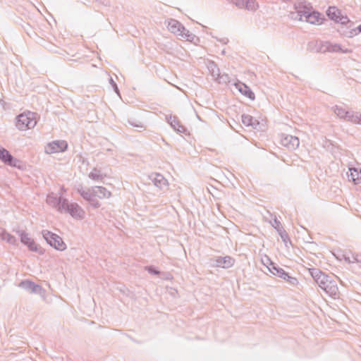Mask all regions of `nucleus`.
I'll use <instances>...</instances> for the list:
<instances>
[{"instance_id":"4468645a","label":"nucleus","mask_w":361,"mask_h":361,"mask_svg":"<svg viewBox=\"0 0 361 361\" xmlns=\"http://www.w3.org/2000/svg\"><path fill=\"white\" fill-rule=\"evenodd\" d=\"M68 147V144L66 141L63 140H57L54 141L52 143L49 144V149H47L48 153H55L59 152H63Z\"/></svg>"},{"instance_id":"a211bd4d","label":"nucleus","mask_w":361,"mask_h":361,"mask_svg":"<svg viewBox=\"0 0 361 361\" xmlns=\"http://www.w3.org/2000/svg\"><path fill=\"white\" fill-rule=\"evenodd\" d=\"M235 85L242 94L246 96L247 97H248L249 99H250L252 100L255 99L254 92L245 84H244L243 82H238V83H235Z\"/></svg>"},{"instance_id":"0eeeda50","label":"nucleus","mask_w":361,"mask_h":361,"mask_svg":"<svg viewBox=\"0 0 361 361\" xmlns=\"http://www.w3.org/2000/svg\"><path fill=\"white\" fill-rule=\"evenodd\" d=\"M16 233L20 237L21 243L27 245L30 251L36 252L41 255L44 253L43 250L35 243L34 240L31 238L25 231L18 230L16 231Z\"/></svg>"},{"instance_id":"5701e85b","label":"nucleus","mask_w":361,"mask_h":361,"mask_svg":"<svg viewBox=\"0 0 361 361\" xmlns=\"http://www.w3.org/2000/svg\"><path fill=\"white\" fill-rule=\"evenodd\" d=\"M242 122L246 126H252L254 128L259 125V122L248 114L242 115Z\"/></svg>"},{"instance_id":"4be33fe9","label":"nucleus","mask_w":361,"mask_h":361,"mask_svg":"<svg viewBox=\"0 0 361 361\" xmlns=\"http://www.w3.org/2000/svg\"><path fill=\"white\" fill-rule=\"evenodd\" d=\"M310 271L317 283H322V279H326V274L317 269H312Z\"/></svg>"},{"instance_id":"412c9836","label":"nucleus","mask_w":361,"mask_h":361,"mask_svg":"<svg viewBox=\"0 0 361 361\" xmlns=\"http://www.w3.org/2000/svg\"><path fill=\"white\" fill-rule=\"evenodd\" d=\"M0 238L2 240L8 243L15 245L17 244V239L15 236L6 232L5 229L0 228Z\"/></svg>"},{"instance_id":"c03bdc74","label":"nucleus","mask_w":361,"mask_h":361,"mask_svg":"<svg viewBox=\"0 0 361 361\" xmlns=\"http://www.w3.org/2000/svg\"><path fill=\"white\" fill-rule=\"evenodd\" d=\"M354 259L357 262H361V255H356L354 256Z\"/></svg>"},{"instance_id":"cd10ccee","label":"nucleus","mask_w":361,"mask_h":361,"mask_svg":"<svg viewBox=\"0 0 361 361\" xmlns=\"http://www.w3.org/2000/svg\"><path fill=\"white\" fill-rule=\"evenodd\" d=\"M333 110L339 118L343 119L347 109L342 106L336 105L333 107Z\"/></svg>"},{"instance_id":"bb28decb","label":"nucleus","mask_w":361,"mask_h":361,"mask_svg":"<svg viewBox=\"0 0 361 361\" xmlns=\"http://www.w3.org/2000/svg\"><path fill=\"white\" fill-rule=\"evenodd\" d=\"M80 195L87 201H90L93 197V190L92 188L91 189H88L87 190H85L83 189H78V190Z\"/></svg>"},{"instance_id":"b1692460","label":"nucleus","mask_w":361,"mask_h":361,"mask_svg":"<svg viewBox=\"0 0 361 361\" xmlns=\"http://www.w3.org/2000/svg\"><path fill=\"white\" fill-rule=\"evenodd\" d=\"M89 178L95 181H102L106 175L104 174L99 169L94 168L92 171L89 173Z\"/></svg>"},{"instance_id":"49530a36","label":"nucleus","mask_w":361,"mask_h":361,"mask_svg":"<svg viewBox=\"0 0 361 361\" xmlns=\"http://www.w3.org/2000/svg\"><path fill=\"white\" fill-rule=\"evenodd\" d=\"M28 35L31 36V34L29 32H27Z\"/></svg>"},{"instance_id":"39448f33","label":"nucleus","mask_w":361,"mask_h":361,"mask_svg":"<svg viewBox=\"0 0 361 361\" xmlns=\"http://www.w3.org/2000/svg\"><path fill=\"white\" fill-rule=\"evenodd\" d=\"M61 207L63 212L68 213L74 219H82L85 217V211L77 203H69L68 200L64 199Z\"/></svg>"},{"instance_id":"a19ab883","label":"nucleus","mask_w":361,"mask_h":361,"mask_svg":"<svg viewBox=\"0 0 361 361\" xmlns=\"http://www.w3.org/2000/svg\"><path fill=\"white\" fill-rule=\"evenodd\" d=\"M147 270L148 271L149 273H151V274H159V271L157 269H155L154 267H148L147 268Z\"/></svg>"},{"instance_id":"2f4dec72","label":"nucleus","mask_w":361,"mask_h":361,"mask_svg":"<svg viewBox=\"0 0 361 361\" xmlns=\"http://www.w3.org/2000/svg\"><path fill=\"white\" fill-rule=\"evenodd\" d=\"M128 123L129 125H130L133 127H135L140 129H144L145 127L142 124V123L140 121H136L135 119H129L128 121Z\"/></svg>"},{"instance_id":"79ce46f5","label":"nucleus","mask_w":361,"mask_h":361,"mask_svg":"<svg viewBox=\"0 0 361 361\" xmlns=\"http://www.w3.org/2000/svg\"><path fill=\"white\" fill-rule=\"evenodd\" d=\"M215 39H216L218 42H221V43H222V44H226L228 42V41H229V40H228V38H226V37H224V38H218V37H215Z\"/></svg>"},{"instance_id":"1a4fd4ad","label":"nucleus","mask_w":361,"mask_h":361,"mask_svg":"<svg viewBox=\"0 0 361 361\" xmlns=\"http://www.w3.org/2000/svg\"><path fill=\"white\" fill-rule=\"evenodd\" d=\"M321 49L322 51H328V52H342L345 54L351 53L352 50L343 48L341 44L337 43H332L331 42L326 41L322 43Z\"/></svg>"},{"instance_id":"f8f14e48","label":"nucleus","mask_w":361,"mask_h":361,"mask_svg":"<svg viewBox=\"0 0 361 361\" xmlns=\"http://www.w3.org/2000/svg\"><path fill=\"white\" fill-rule=\"evenodd\" d=\"M18 286L29 291L30 293L41 294L43 290L42 286L29 280L22 281Z\"/></svg>"},{"instance_id":"9b49d317","label":"nucleus","mask_w":361,"mask_h":361,"mask_svg":"<svg viewBox=\"0 0 361 361\" xmlns=\"http://www.w3.org/2000/svg\"><path fill=\"white\" fill-rule=\"evenodd\" d=\"M0 160L5 164L11 166H16L18 160L14 158L11 153L0 145Z\"/></svg>"},{"instance_id":"f257e3e1","label":"nucleus","mask_w":361,"mask_h":361,"mask_svg":"<svg viewBox=\"0 0 361 361\" xmlns=\"http://www.w3.org/2000/svg\"><path fill=\"white\" fill-rule=\"evenodd\" d=\"M295 13H292V18L305 21L310 24H321L322 18L321 14L314 11L309 6L303 5L302 3L295 4Z\"/></svg>"},{"instance_id":"423d86ee","label":"nucleus","mask_w":361,"mask_h":361,"mask_svg":"<svg viewBox=\"0 0 361 361\" xmlns=\"http://www.w3.org/2000/svg\"><path fill=\"white\" fill-rule=\"evenodd\" d=\"M322 283L317 285L330 297L336 298L338 297V288L337 283L330 276L326 275V279H322Z\"/></svg>"},{"instance_id":"7c9ffc66","label":"nucleus","mask_w":361,"mask_h":361,"mask_svg":"<svg viewBox=\"0 0 361 361\" xmlns=\"http://www.w3.org/2000/svg\"><path fill=\"white\" fill-rule=\"evenodd\" d=\"M247 10L249 11H255L259 8V4L256 0H247Z\"/></svg>"},{"instance_id":"c85d7f7f","label":"nucleus","mask_w":361,"mask_h":361,"mask_svg":"<svg viewBox=\"0 0 361 361\" xmlns=\"http://www.w3.org/2000/svg\"><path fill=\"white\" fill-rule=\"evenodd\" d=\"M214 80L220 84H227L230 82V78L228 75L226 73L221 74L219 73V75H217Z\"/></svg>"},{"instance_id":"c756f323","label":"nucleus","mask_w":361,"mask_h":361,"mask_svg":"<svg viewBox=\"0 0 361 361\" xmlns=\"http://www.w3.org/2000/svg\"><path fill=\"white\" fill-rule=\"evenodd\" d=\"M355 114L356 112L353 111L346 110V112L345 113L343 120L354 123Z\"/></svg>"},{"instance_id":"37998d69","label":"nucleus","mask_w":361,"mask_h":361,"mask_svg":"<svg viewBox=\"0 0 361 361\" xmlns=\"http://www.w3.org/2000/svg\"><path fill=\"white\" fill-rule=\"evenodd\" d=\"M276 231H277L278 233L279 234V235H282V232H286L282 226L277 228Z\"/></svg>"},{"instance_id":"6e6552de","label":"nucleus","mask_w":361,"mask_h":361,"mask_svg":"<svg viewBox=\"0 0 361 361\" xmlns=\"http://www.w3.org/2000/svg\"><path fill=\"white\" fill-rule=\"evenodd\" d=\"M281 144L290 150H294L298 147L300 141L298 137L296 136L287 134H281Z\"/></svg>"},{"instance_id":"aec40b11","label":"nucleus","mask_w":361,"mask_h":361,"mask_svg":"<svg viewBox=\"0 0 361 361\" xmlns=\"http://www.w3.org/2000/svg\"><path fill=\"white\" fill-rule=\"evenodd\" d=\"M168 123L171 125V126L177 132L184 133L185 132V128L182 126L178 118L176 116H169L166 118Z\"/></svg>"},{"instance_id":"a18cd8bd","label":"nucleus","mask_w":361,"mask_h":361,"mask_svg":"<svg viewBox=\"0 0 361 361\" xmlns=\"http://www.w3.org/2000/svg\"><path fill=\"white\" fill-rule=\"evenodd\" d=\"M243 9L247 10V0H243Z\"/></svg>"},{"instance_id":"473e14b6","label":"nucleus","mask_w":361,"mask_h":361,"mask_svg":"<svg viewBox=\"0 0 361 361\" xmlns=\"http://www.w3.org/2000/svg\"><path fill=\"white\" fill-rule=\"evenodd\" d=\"M283 279L286 281L290 285H291L293 286H295L298 285V279L293 276H289L288 273H287V276H286L285 278H283Z\"/></svg>"},{"instance_id":"dca6fc26","label":"nucleus","mask_w":361,"mask_h":361,"mask_svg":"<svg viewBox=\"0 0 361 361\" xmlns=\"http://www.w3.org/2000/svg\"><path fill=\"white\" fill-rule=\"evenodd\" d=\"M64 199L65 198H62L61 197H55L53 194H49L47 197V203L53 207H57L58 210L62 212L63 208L61 204Z\"/></svg>"},{"instance_id":"9d476101","label":"nucleus","mask_w":361,"mask_h":361,"mask_svg":"<svg viewBox=\"0 0 361 361\" xmlns=\"http://www.w3.org/2000/svg\"><path fill=\"white\" fill-rule=\"evenodd\" d=\"M149 178L154 183V185L159 188L161 190L165 191L168 189V180L164 177L163 175L158 173H152Z\"/></svg>"},{"instance_id":"393cba45","label":"nucleus","mask_w":361,"mask_h":361,"mask_svg":"<svg viewBox=\"0 0 361 361\" xmlns=\"http://www.w3.org/2000/svg\"><path fill=\"white\" fill-rule=\"evenodd\" d=\"M207 68L214 80L219 75L220 70L214 61L208 63Z\"/></svg>"},{"instance_id":"20e7f679","label":"nucleus","mask_w":361,"mask_h":361,"mask_svg":"<svg viewBox=\"0 0 361 361\" xmlns=\"http://www.w3.org/2000/svg\"><path fill=\"white\" fill-rule=\"evenodd\" d=\"M42 235L46 242L52 247L59 251H64L67 248L66 244L59 235L48 230H42Z\"/></svg>"},{"instance_id":"6ab92c4d","label":"nucleus","mask_w":361,"mask_h":361,"mask_svg":"<svg viewBox=\"0 0 361 361\" xmlns=\"http://www.w3.org/2000/svg\"><path fill=\"white\" fill-rule=\"evenodd\" d=\"M348 178L350 181L353 182L355 184H360L361 183V170L356 168H350Z\"/></svg>"},{"instance_id":"58836bf2","label":"nucleus","mask_w":361,"mask_h":361,"mask_svg":"<svg viewBox=\"0 0 361 361\" xmlns=\"http://www.w3.org/2000/svg\"><path fill=\"white\" fill-rule=\"evenodd\" d=\"M271 225L276 230L277 228L282 226L281 222L276 218L274 219L273 221L271 222Z\"/></svg>"},{"instance_id":"a878e982","label":"nucleus","mask_w":361,"mask_h":361,"mask_svg":"<svg viewBox=\"0 0 361 361\" xmlns=\"http://www.w3.org/2000/svg\"><path fill=\"white\" fill-rule=\"evenodd\" d=\"M341 13V11L334 6L329 7L326 12L328 17L330 19L334 20L335 22L339 18Z\"/></svg>"},{"instance_id":"7ed1b4c3","label":"nucleus","mask_w":361,"mask_h":361,"mask_svg":"<svg viewBox=\"0 0 361 361\" xmlns=\"http://www.w3.org/2000/svg\"><path fill=\"white\" fill-rule=\"evenodd\" d=\"M37 114L33 112L27 111L17 116L16 127L20 130H26L33 128L36 124Z\"/></svg>"},{"instance_id":"e433bc0d","label":"nucleus","mask_w":361,"mask_h":361,"mask_svg":"<svg viewBox=\"0 0 361 361\" xmlns=\"http://www.w3.org/2000/svg\"><path fill=\"white\" fill-rule=\"evenodd\" d=\"M280 236L281 238V240L283 241V243H285V245L286 246H287L288 243H290V238L288 237L287 232H282V235H281Z\"/></svg>"},{"instance_id":"72a5a7b5","label":"nucleus","mask_w":361,"mask_h":361,"mask_svg":"<svg viewBox=\"0 0 361 361\" xmlns=\"http://www.w3.org/2000/svg\"><path fill=\"white\" fill-rule=\"evenodd\" d=\"M360 32H361V24L359 26H357V27L350 30L346 35L348 37H353Z\"/></svg>"},{"instance_id":"2eb2a0df","label":"nucleus","mask_w":361,"mask_h":361,"mask_svg":"<svg viewBox=\"0 0 361 361\" xmlns=\"http://www.w3.org/2000/svg\"><path fill=\"white\" fill-rule=\"evenodd\" d=\"M267 261L269 263V264L267 265V268L272 274L281 279L287 276V272H286L282 268L276 267L274 263L271 262L269 257H267Z\"/></svg>"},{"instance_id":"f03ea898","label":"nucleus","mask_w":361,"mask_h":361,"mask_svg":"<svg viewBox=\"0 0 361 361\" xmlns=\"http://www.w3.org/2000/svg\"><path fill=\"white\" fill-rule=\"evenodd\" d=\"M168 30L173 34L177 35L180 39H184L190 42L195 43L199 41V38L187 30L183 24L176 19L171 18L167 20Z\"/></svg>"},{"instance_id":"f3484780","label":"nucleus","mask_w":361,"mask_h":361,"mask_svg":"<svg viewBox=\"0 0 361 361\" xmlns=\"http://www.w3.org/2000/svg\"><path fill=\"white\" fill-rule=\"evenodd\" d=\"M92 190L94 197L99 199L109 198L111 195V192L102 186L92 187Z\"/></svg>"},{"instance_id":"c9c22d12","label":"nucleus","mask_w":361,"mask_h":361,"mask_svg":"<svg viewBox=\"0 0 361 361\" xmlns=\"http://www.w3.org/2000/svg\"><path fill=\"white\" fill-rule=\"evenodd\" d=\"M96 197H93L90 201V204L91 206H92L94 208H99L100 207L99 202L95 199Z\"/></svg>"},{"instance_id":"ea45409f","label":"nucleus","mask_w":361,"mask_h":361,"mask_svg":"<svg viewBox=\"0 0 361 361\" xmlns=\"http://www.w3.org/2000/svg\"><path fill=\"white\" fill-rule=\"evenodd\" d=\"M354 124H360L361 125V114L356 112Z\"/></svg>"},{"instance_id":"4c0bfd02","label":"nucleus","mask_w":361,"mask_h":361,"mask_svg":"<svg viewBox=\"0 0 361 361\" xmlns=\"http://www.w3.org/2000/svg\"><path fill=\"white\" fill-rule=\"evenodd\" d=\"M109 83L111 85L112 87L114 88L115 92L118 94H119V90L118 88V86L116 83L114 82L112 78H109Z\"/></svg>"},{"instance_id":"f704fd0d","label":"nucleus","mask_w":361,"mask_h":361,"mask_svg":"<svg viewBox=\"0 0 361 361\" xmlns=\"http://www.w3.org/2000/svg\"><path fill=\"white\" fill-rule=\"evenodd\" d=\"M336 22L345 25L349 22V19L346 16H343L341 13V15L339 16V18L337 19V20Z\"/></svg>"},{"instance_id":"ddd939ff","label":"nucleus","mask_w":361,"mask_h":361,"mask_svg":"<svg viewBox=\"0 0 361 361\" xmlns=\"http://www.w3.org/2000/svg\"><path fill=\"white\" fill-rule=\"evenodd\" d=\"M235 260L230 256L217 257L214 259V266L224 269L231 267L234 264Z\"/></svg>"}]
</instances>
